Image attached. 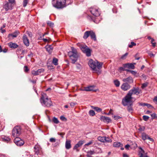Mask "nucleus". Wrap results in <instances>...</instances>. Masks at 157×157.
I'll list each match as a JSON object with an SVG mask.
<instances>
[{"mask_svg":"<svg viewBox=\"0 0 157 157\" xmlns=\"http://www.w3.org/2000/svg\"><path fill=\"white\" fill-rule=\"evenodd\" d=\"M89 66L94 71H97L98 73H100V70L102 68L103 63L94 61L92 59L90 60L88 63Z\"/></svg>","mask_w":157,"mask_h":157,"instance_id":"obj_1","label":"nucleus"},{"mask_svg":"<svg viewBox=\"0 0 157 157\" xmlns=\"http://www.w3.org/2000/svg\"><path fill=\"white\" fill-rule=\"evenodd\" d=\"M68 55L71 60V62L74 64L77 62L79 57L76 49L73 47H71V51L69 52Z\"/></svg>","mask_w":157,"mask_h":157,"instance_id":"obj_2","label":"nucleus"},{"mask_svg":"<svg viewBox=\"0 0 157 157\" xmlns=\"http://www.w3.org/2000/svg\"><path fill=\"white\" fill-rule=\"evenodd\" d=\"M41 103L43 105L47 107H49L52 105L50 99L48 98L46 94L42 95L40 99Z\"/></svg>","mask_w":157,"mask_h":157,"instance_id":"obj_3","label":"nucleus"},{"mask_svg":"<svg viewBox=\"0 0 157 157\" xmlns=\"http://www.w3.org/2000/svg\"><path fill=\"white\" fill-rule=\"evenodd\" d=\"M66 0H52L53 6L57 8H62L66 6Z\"/></svg>","mask_w":157,"mask_h":157,"instance_id":"obj_4","label":"nucleus"},{"mask_svg":"<svg viewBox=\"0 0 157 157\" xmlns=\"http://www.w3.org/2000/svg\"><path fill=\"white\" fill-rule=\"evenodd\" d=\"M78 44L82 51L86 54L87 56L89 57L91 56V50L85 44Z\"/></svg>","mask_w":157,"mask_h":157,"instance_id":"obj_5","label":"nucleus"},{"mask_svg":"<svg viewBox=\"0 0 157 157\" xmlns=\"http://www.w3.org/2000/svg\"><path fill=\"white\" fill-rule=\"evenodd\" d=\"M132 96L128 92L125 97L122 99V103L124 106L128 105V103H129L130 104L131 103V102L132 99Z\"/></svg>","mask_w":157,"mask_h":157,"instance_id":"obj_6","label":"nucleus"},{"mask_svg":"<svg viewBox=\"0 0 157 157\" xmlns=\"http://www.w3.org/2000/svg\"><path fill=\"white\" fill-rule=\"evenodd\" d=\"M89 11L95 17L99 16L100 14L99 9L96 6L91 7L89 9Z\"/></svg>","mask_w":157,"mask_h":157,"instance_id":"obj_7","label":"nucleus"},{"mask_svg":"<svg viewBox=\"0 0 157 157\" xmlns=\"http://www.w3.org/2000/svg\"><path fill=\"white\" fill-rule=\"evenodd\" d=\"M21 128L19 126L15 127L12 131V136L14 137H17L21 134Z\"/></svg>","mask_w":157,"mask_h":157,"instance_id":"obj_8","label":"nucleus"},{"mask_svg":"<svg viewBox=\"0 0 157 157\" xmlns=\"http://www.w3.org/2000/svg\"><path fill=\"white\" fill-rule=\"evenodd\" d=\"M140 91L141 90L138 87H134L132 89L130 90L128 92L132 95L133 94L138 95L140 93Z\"/></svg>","mask_w":157,"mask_h":157,"instance_id":"obj_9","label":"nucleus"},{"mask_svg":"<svg viewBox=\"0 0 157 157\" xmlns=\"http://www.w3.org/2000/svg\"><path fill=\"white\" fill-rule=\"evenodd\" d=\"M14 142L17 146H19L23 145L24 143V141L18 137L15 138Z\"/></svg>","mask_w":157,"mask_h":157,"instance_id":"obj_10","label":"nucleus"},{"mask_svg":"<svg viewBox=\"0 0 157 157\" xmlns=\"http://www.w3.org/2000/svg\"><path fill=\"white\" fill-rule=\"evenodd\" d=\"M12 4L8 2H6L3 6L4 8L6 11H8L9 10H11L13 9Z\"/></svg>","mask_w":157,"mask_h":157,"instance_id":"obj_11","label":"nucleus"},{"mask_svg":"<svg viewBox=\"0 0 157 157\" xmlns=\"http://www.w3.org/2000/svg\"><path fill=\"white\" fill-rule=\"evenodd\" d=\"M131 88V86L128 83H123L121 86V88L124 91H126L129 89Z\"/></svg>","mask_w":157,"mask_h":157,"instance_id":"obj_12","label":"nucleus"},{"mask_svg":"<svg viewBox=\"0 0 157 157\" xmlns=\"http://www.w3.org/2000/svg\"><path fill=\"white\" fill-rule=\"evenodd\" d=\"M123 66L126 68L129 69H133L135 68V67L134 64L132 63H127L123 65Z\"/></svg>","mask_w":157,"mask_h":157,"instance_id":"obj_13","label":"nucleus"},{"mask_svg":"<svg viewBox=\"0 0 157 157\" xmlns=\"http://www.w3.org/2000/svg\"><path fill=\"white\" fill-rule=\"evenodd\" d=\"M35 153L37 155L40 154L41 152V148L38 145H36L34 147Z\"/></svg>","mask_w":157,"mask_h":157,"instance_id":"obj_14","label":"nucleus"},{"mask_svg":"<svg viewBox=\"0 0 157 157\" xmlns=\"http://www.w3.org/2000/svg\"><path fill=\"white\" fill-rule=\"evenodd\" d=\"M84 143V140H80L78 142L75 146L73 148V149L74 150H76L77 151H78L79 150L77 148L81 147Z\"/></svg>","mask_w":157,"mask_h":157,"instance_id":"obj_15","label":"nucleus"},{"mask_svg":"<svg viewBox=\"0 0 157 157\" xmlns=\"http://www.w3.org/2000/svg\"><path fill=\"white\" fill-rule=\"evenodd\" d=\"M44 71V70L43 69H40L36 71H31V73L34 75H37L40 73L43 72Z\"/></svg>","mask_w":157,"mask_h":157,"instance_id":"obj_16","label":"nucleus"},{"mask_svg":"<svg viewBox=\"0 0 157 157\" xmlns=\"http://www.w3.org/2000/svg\"><path fill=\"white\" fill-rule=\"evenodd\" d=\"M19 32L18 31H16L12 33L9 34L8 35V37L11 39V37H16L19 34Z\"/></svg>","mask_w":157,"mask_h":157,"instance_id":"obj_17","label":"nucleus"},{"mask_svg":"<svg viewBox=\"0 0 157 157\" xmlns=\"http://www.w3.org/2000/svg\"><path fill=\"white\" fill-rule=\"evenodd\" d=\"M23 40L24 44L26 46H28L29 44V39L27 38V36L24 35L23 37Z\"/></svg>","mask_w":157,"mask_h":157,"instance_id":"obj_18","label":"nucleus"},{"mask_svg":"<svg viewBox=\"0 0 157 157\" xmlns=\"http://www.w3.org/2000/svg\"><path fill=\"white\" fill-rule=\"evenodd\" d=\"M122 81L124 82L128 83H131L133 82V78L130 76L126 78L123 79Z\"/></svg>","mask_w":157,"mask_h":157,"instance_id":"obj_19","label":"nucleus"},{"mask_svg":"<svg viewBox=\"0 0 157 157\" xmlns=\"http://www.w3.org/2000/svg\"><path fill=\"white\" fill-rule=\"evenodd\" d=\"M142 139L144 140H145L146 139H148L151 141H152L153 140L152 138H151L148 135L146 134L143 133L142 134Z\"/></svg>","mask_w":157,"mask_h":157,"instance_id":"obj_20","label":"nucleus"},{"mask_svg":"<svg viewBox=\"0 0 157 157\" xmlns=\"http://www.w3.org/2000/svg\"><path fill=\"white\" fill-rule=\"evenodd\" d=\"M94 86H89L86 87H85L82 90V91H94Z\"/></svg>","mask_w":157,"mask_h":157,"instance_id":"obj_21","label":"nucleus"},{"mask_svg":"<svg viewBox=\"0 0 157 157\" xmlns=\"http://www.w3.org/2000/svg\"><path fill=\"white\" fill-rule=\"evenodd\" d=\"M100 119L101 121L107 123L110 122L111 121V120L109 118L103 116H102L101 117Z\"/></svg>","mask_w":157,"mask_h":157,"instance_id":"obj_22","label":"nucleus"},{"mask_svg":"<svg viewBox=\"0 0 157 157\" xmlns=\"http://www.w3.org/2000/svg\"><path fill=\"white\" fill-rule=\"evenodd\" d=\"M71 141L67 140L65 143V147L67 149H69L71 147Z\"/></svg>","mask_w":157,"mask_h":157,"instance_id":"obj_23","label":"nucleus"},{"mask_svg":"<svg viewBox=\"0 0 157 157\" xmlns=\"http://www.w3.org/2000/svg\"><path fill=\"white\" fill-rule=\"evenodd\" d=\"M47 51L49 53L52 52L53 49V47L52 45H47L45 47Z\"/></svg>","mask_w":157,"mask_h":157,"instance_id":"obj_24","label":"nucleus"},{"mask_svg":"<svg viewBox=\"0 0 157 157\" xmlns=\"http://www.w3.org/2000/svg\"><path fill=\"white\" fill-rule=\"evenodd\" d=\"M9 47L12 48H16L18 47V45L15 43L10 42L8 44Z\"/></svg>","mask_w":157,"mask_h":157,"instance_id":"obj_25","label":"nucleus"},{"mask_svg":"<svg viewBox=\"0 0 157 157\" xmlns=\"http://www.w3.org/2000/svg\"><path fill=\"white\" fill-rule=\"evenodd\" d=\"M91 31H88L85 32L83 36V38L86 39L90 36Z\"/></svg>","mask_w":157,"mask_h":157,"instance_id":"obj_26","label":"nucleus"},{"mask_svg":"<svg viewBox=\"0 0 157 157\" xmlns=\"http://www.w3.org/2000/svg\"><path fill=\"white\" fill-rule=\"evenodd\" d=\"M132 103H131L128 105L127 107V110L130 113H132L133 111V109L132 107Z\"/></svg>","mask_w":157,"mask_h":157,"instance_id":"obj_27","label":"nucleus"},{"mask_svg":"<svg viewBox=\"0 0 157 157\" xmlns=\"http://www.w3.org/2000/svg\"><path fill=\"white\" fill-rule=\"evenodd\" d=\"M90 36L91 39L93 40L94 41L96 40V36L95 33L92 31L91 30Z\"/></svg>","mask_w":157,"mask_h":157,"instance_id":"obj_28","label":"nucleus"},{"mask_svg":"<svg viewBox=\"0 0 157 157\" xmlns=\"http://www.w3.org/2000/svg\"><path fill=\"white\" fill-rule=\"evenodd\" d=\"M123 145L119 142H115L113 144V146L114 147H122Z\"/></svg>","mask_w":157,"mask_h":157,"instance_id":"obj_29","label":"nucleus"},{"mask_svg":"<svg viewBox=\"0 0 157 157\" xmlns=\"http://www.w3.org/2000/svg\"><path fill=\"white\" fill-rule=\"evenodd\" d=\"M91 107L93 109H94L96 111L98 112H100L102 110L101 108L98 107H94L93 106H91Z\"/></svg>","mask_w":157,"mask_h":157,"instance_id":"obj_30","label":"nucleus"},{"mask_svg":"<svg viewBox=\"0 0 157 157\" xmlns=\"http://www.w3.org/2000/svg\"><path fill=\"white\" fill-rule=\"evenodd\" d=\"M58 59L56 58H54L53 59V60H52V63H53V64L56 66L58 65Z\"/></svg>","mask_w":157,"mask_h":157,"instance_id":"obj_31","label":"nucleus"},{"mask_svg":"<svg viewBox=\"0 0 157 157\" xmlns=\"http://www.w3.org/2000/svg\"><path fill=\"white\" fill-rule=\"evenodd\" d=\"M104 142H107L108 143L111 142H112V140L109 137H104Z\"/></svg>","mask_w":157,"mask_h":157,"instance_id":"obj_32","label":"nucleus"},{"mask_svg":"<svg viewBox=\"0 0 157 157\" xmlns=\"http://www.w3.org/2000/svg\"><path fill=\"white\" fill-rule=\"evenodd\" d=\"M114 82L115 86L118 87L120 86V82L118 80H116L114 81Z\"/></svg>","mask_w":157,"mask_h":157,"instance_id":"obj_33","label":"nucleus"},{"mask_svg":"<svg viewBox=\"0 0 157 157\" xmlns=\"http://www.w3.org/2000/svg\"><path fill=\"white\" fill-rule=\"evenodd\" d=\"M89 114L92 116H94L95 114V113L94 111L92 110H90L89 112Z\"/></svg>","mask_w":157,"mask_h":157,"instance_id":"obj_34","label":"nucleus"},{"mask_svg":"<svg viewBox=\"0 0 157 157\" xmlns=\"http://www.w3.org/2000/svg\"><path fill=\"white\" fill-rule=\"evenodd\" d=\"M126 68H124V67H120L119 68L118 70L120 72L126 71V70H128L127 69H125Z\"/></svg>","mask_w":157,"mask_h":157,"instance_id":"obj_35","label":"nucleus"},{"mask_svg":"<svg viewBox=\"0 0 157 157\" xmlns=\"http://www.w3.org/2000/svg\"><path fill=\"white\" fill-rule=\"evenodd\" d=\"M52 121L55 124H57L59 123V121L57 118L54 117L52 119Z\"/></svg>","mask_w":157,"mask_h":157,"instance_id":"obj_36","label":"nucleus"},{"mask_svg":"<svg viewBox=\"0 0 157 157\" xmlns=\"http://www.w3.org/2000/svg\"><path fill=\"white\" fill-rule=\"evenodd\" d=\"M104 137L99 136L98 138V140L102 142H104Z\"/></svg>","mask_w":157,"mask_h":157,"instance_id":"obj_37","label":"nucleus"},{"mask_svg":"<svg viewBox=\"0 0 157 157\" xmlns=\"http://www.w3.org/2000/svg\"><path fill=\"white\" fill-rule=\"evenodd\" d=\"M126 71L129 72H130L132 74L134 75H135L136 73V72L130 70L129 69H128V70H126Z\"/></svg>","mask_w":157,"mask_h":157,"instance_id":"obj_38","label":"nucleus"},{"mask_svg":"<svg viewBox=\"0 0 157 157\" xmlns=\"http://www.w3.org/2000/svg\"><path fill=\"white\" fill-rule=\"evenodd\" d=\"M47 25L49 26H50L51 27H53V25H54V24H53V23L52 22H51L50 21H48L47 22Z\"/></svg>","mask_w":157,"mask_h":157,"instance_id":"obj_39","label":"nucleus"},{"mask_svg":"<svg viewBox=\"0 0 157 157\" xmlns=\"http://www.w3.org/2000/svg\"><path fill=\"white\" fill-rule=\"evenodd\" d=\"M136 45V44L133 42H131L130 44L128 45V47L130 48H132L133 46H135Z\"/></svg>","mask_w":157,"mask_h":157,"instance_id":"obj_40","label":"nucleus"},{"mask_svg":"<svg viewBox=\"0 0 157 157\" xmlns=\"http://www.w3.org/2000/svg\"><path fill=\"white\" fill-rule=\"evenodd\" d=\"M28 0H23V6L24 7H25L26 6L27 4H28Z\"/></svg>","mask_w":157,"mask_h":157,"instance_id":"obj_41","label":"nucleus"},{"mask_svg":"<svg viewBox=\"0 0 157 157\" xmlns=\"http://www.w3.org/2000/svg\"><path fill=\"white\" fill-rule=\"evenodd\" d=\"M3 140L5 141L8 142L10 140V139L7 137H5L3 138Z\"/></svg>","mask_w":157,"mask_h":157,"instance_id":"obj_42","label":"nucleus"},{"mask_svg":"<svg viewBox=\"0 0 157 157\" xmlns=\"http://www.w3.org/2000/svg\"><path fill=\"white\" fill-rule=\"evenodd\" d=\"M148 84V83L147 82H145L143 83L142 85L141 88L142 89L144 88L147 86Z\"/></svg>","mask_w":157,"mask_h":157,"instance_id":"obj_43","label":"nucleus"},{"mask_svg":"<svg viewBox=\"0 0 157 157\" xmlns=\"http://www.w3.org/2000/svg\"><path fill=\"white\" fill-rule=\"evenodd\" d=\"M128 55V53L126 52L121 57V58L122 59H126L127 56Z\"/></svg>","mask_w":157,"mask_h":157,"instance_id":"obj_44","label":"nucleus"},{"mask_svg":"<svg viewBox=\"0 0 157 157\" xmlns=\"http://www.w3.org/2000/svg\"><path fill=\"white\" fill-rule=\"evenodd\" d=\"M143 120L145 121H147L149 118V117L145 115L143 116Z\"/></svg>","mask_w":157,"mask_h":157,"instance_id":"obj_45","label":"nucleus"},{"mask_svg":"<svg viewBox=\"0 0 157 157\" xmlns=\"http://www.w3.org/2000/svg\"><path fill=\"white\" fill-rule=\"evenodd\" d=\"M87 154H89V155H93V154H94L95 153L94 152V151H88L87 152Z\"/></svg>","mask_w":157,"mask_h":157,"instance_id":"obj_46","label":"nucleus"},{"mask_svg":"<svg viewBox=\"0 0 157 157\" xmlns=\"http://www.w3.org/2000/svg\"><path fill=\"white\" fill-rule=\"evenodd\" d=\"M76 68L78 70H80L81 68V65L79 63L76 64Z\"/></svg>","mask_w":157,"mask_h":157,"instance_id":"obj_47","label":"nucleus"},{"mask_svg":"<svg viewBox=\"0 0 157 157\" xmlns=\"http://www.w3.org/2000/svg\"><path fill=\"white\" fill-rule=\"evenodd\" d=\"M24 70L25 72H27L29 71V69L27 66H25L24 67Z\"/></svg>","mask_w":157,"mask_h":157,"instance_id":"obj_48","label":"nucleus"},{"mask_svg":"<svg viewBox=\"0 0 157 157\" xmlns=\"http://www.w3.org/2000/svg\"><path fill=\"white\" fill-rule=\"evenodd\" d=\"M60 119L62 121H66L67 119L63 116H62L60 117Z\"/></svg>","mask_w":157,"mask_h":157,"instance_id":"obj_49","label":"nucleus"},{"mask_svg":"<svg viewBox=\"0 0 157 157\" xmlns=\"http://www.w3.org/2000/svg\"><path fill=\"white\" fill-rule=\"evenodd\" d=\"M49 141L51 142H55L56 141V139L54 138H51L50 139Z\"/></svg>","mask_w":157,"mask_h":157,"instance_id":"obj_50","label":"nucleus"},{"mask_svg":"<svg viewBox=\"0 0 157 157\" xmlns=\"http://www.w3.org/2000/svg\"><path fill=\"white\" fill-rule=\"evenodd\" d=\"M77 104V103L76 102H71L70 103V105L71 107H74Z\"/></svg>","mask_w":157,"mask_h":157,"instance_id":"obj_51","label":"nucleus"},{"mask_svg":"<svg viewBox=\"0 0 157 157\" xmlns=\"http://www.w3.org/2000/svg\"><path fill=\"white\" fill-rule=\"evenodd\" d=\"M115 120H117L118 119H120L121 117L118 116H114L113 117Z\"/></svg>","mask_w":157,"mask_h":157,"instance_id":"obj_52","label":"nucleus"},{"mask_svg":"<svg viewBox=\"0 0 157 157\" xmlns=\"http://www.w3.org/2000/svg\"><path fill=\"white\" fill-rule=\"evenodd\" d=\"M93 143V140H91L88 143H87L85 145V146H88L89 145Z\"/></svg>","mask_w":157,"mask_h":157,"instance_id":"obj_53","label":"nucleus"},{"mask_svg":"<svg viewBox=\"0 0 157 157\" xmlns=\"http://www.w3.org/2000/svg\"><path fill=\"white\" fill-rule=\"evenodd\" d=\"M146 106H147L148 108H153V106L149 104L146 103Z\"/></svg>","mask_w":157,"mask_h":157,"instance_id":"obj_54","label":"nucleus"},{"mask_svg":"<svg viewBox=\"0 0 157 157\" xmlns=\"http://www.w3.org/2000/svg\"><path fill=\"white\" fill-rule=\"evenodd\" d=\"M153 101L157 105V96L155 97L153 99Z\"/></svg>","mask_w":157,"mask_h":157,"instance_id":"obj_55","label":"nucleus"},{"mask_svg":"<svg viewBox=\"0 0 157 157\" xmlns=\"http://www.w3.org/2000/svg\"><path fill=\"white\" fill-rule=\"evenodd\" d=\"M58 135L61 136V137L62 138H63V136L65 135V133H64V132H61V133L58 132Z\"/></svg>","mask_w":157,"mask_h":157,"instance_id":"obj_56","label":"nucleus"},{"mask_svg":"<svg viewBox=\"0 0 157 157\" xmlns=\"http://www.w3.org/2000/svg\"><path fill=\"white\" fill-rule=\"evenodd\" d=\"M27 34H28V36L30 37H32V33L31 32H28V31H27Z\"/></svg>","mask_w":157,"mask_h":157,"instance_id":"obj_57","label":"nucleus"},{"mask_svg":"<svg viewBox=\"0 0 157 157\" xmlns=\"http://www.w3.org/2000/svg\"><path fill=\"white\" fill-rule=\"evenodd\" d=\"M146 103H139V105L142 106H146Z\"/></svg>","mask_w":157,"mask_h":157,"instance_id":"obj_58","label":"nucleus"},{"mask_svg":"<svg viewBox=\"0 0 157 157\" xmlns=\"http://www.w3.org/2000/svg\"><path fill=\"white\" fill-rule=\"evenodd\" d=\"M9 3H10L12 4H13L15 3V0H8Z\"/></svg>","mask_w":157,"mask_h":157,"instance_id":"obj_59","label":"nucleus"},{"mask_svg":"<svg viewBox=\"0 0 157 157\" xmlns=\"http://www.w3.org/2000/svg\"><path fill=\"white\" fill-rule=\"evenodd\" d=\"M144 129H145L144 127H140L139 128V131H144Z\"/></svg>","mask_w":157,"mask_h":157,"instance_id":"obj_60","label":"nucleus"},{"mask_svg":"<svg viewBox=\"0 0 157 157\" xmlns=\"http://www.w3.org/2000/svg\"><path fill=\"white\" fill-rule=\"evenodd\" d=\"M130 146L129 144H127L126 145H125V148L126 149L128 150V148L130 147Z\"/></svg>","mask_w":157,"mask_h":157,"instance_id":"obj_61","label":"nucleus"},{"mask_svg":"<svg viewBox=\"0 0 157 157\" xmlns=\"http://www.w3.org/2000/svg\"><path fill=\"white\" fill-rule=\"evenodd\" d=\"M33 54L31 52L30 54L28 55V56L30 57H33Z\"/></svg>","mask_w":157,"mask_h":157,"instance_id":"obj_62","label":"nucleus"},{"mask_svg":"<svg viewBox=\"0 0 157 157\" xmlns=\"http://www.w3.org/2000/svg\"><path fill=\"white\" fill-rule=\"evenodd\" d=\"M139 155H140V157H143V154L142 153H140Z\"/></svg>","mask_w":157,"mask_h":157,"instance_id":"obj_63","label":"nucleus"},{"mask_svg":"<svg viewBox=\"0 0 157 157\" xmlns=\"http://www.w3.org/2000/svg\"><path fill=\"white\" fill-rule=\"evenodd\" d=\"M123 157H128V155L126 154H124L123 155Z\"/></svg>","mask_w":157,"mask_h":157,"instance_id":"obj_64","label":"nucleus"}]
</instances>
